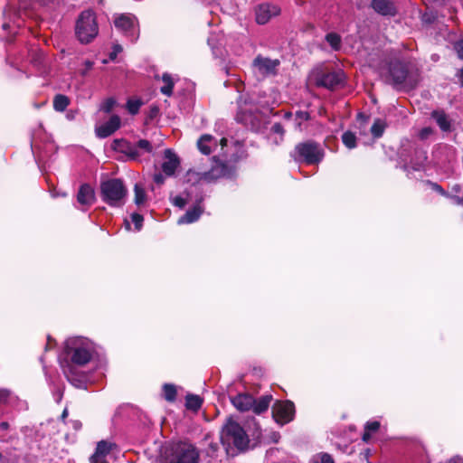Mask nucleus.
Here are the masks:
<instances>
[{
    "label": "nucleus",
    "instance_id": "28",
    "mask_svg": "<svg viewBox=\"0 0 463 463\" xmlns=\"http://www.w3.org/2000/svg\"><path fill=\"white\" fill-rule=\"evenodd\" d=\"M385 127V122L380 118H377L374 120L371 128V133L374 137H380L383 136Z\"/></svg>",
    "mask_w": 463,
    "mask_h": 463
},
{
    "label": "nucleus",
    "instance_id": "51",
    "mask_svg": "<svg viewBox=\"0 0 463 463\" xmlns=\"http://www.w3.org/2000/svg\"><path fill=\"white\" fill-rule=\"evenodd\" d=\"M449 463H463V458L455 457V458H451Z\"/></svg>",
    "mask_w": 463,
    "mask_h": 463
},
{
    "label": "nucleus",
    "instance_id": "11",
    "mask_svg": "<svg viewBox=\"0 0 463 463\" xmlns=\"http://www.w3.org/2000/svg\"><path fill=\"white\" fill-rule=\"evenodd\" d=\"M115 148L120 149L122 152L127 153L131 159H137L139 156L137 148L142 149L147 153L152 151V146L149 141L141 139L137 143V146H131L128 143L123 140H115Z\"/></svg>",
    "mask_w": 463,
    "mask_h": 463
},
{
    "label": "nucleus",
    "instance_id": "42",
    "mask_svg": "<svg viewBox=\"0 0 463 463\" xmlns=\"http://www.w3.org/2000/svg\"><path fill=\"white\" fill-rule=\"evenodd\" d=\"M121 52H122V47L119 44L114 45L113 51L109 54L110 60H112V61L115 60L118 53H119Z\"/></svg>",
    "mask_w": 463,
    "mask_h": 463
},
{
    "label": "nucleus",
    "instance_id": "23",
    "mask_svg": "<svg viewBox=\"0 0 463 463\" xmlns=\"http://www.w3.org/2000/svg\"><path fill=\"white\" fill-rule=\"evenodd\" d=\"M431 115L443 131H448L450 129V121L443 110H435Z\"/></svg>",
    "mask_w": 463,
    "mask_h": 463
},
{
    "label": "nucleus",
    "instance_id": "2",
    "mask_svg": "<svg viewBox=\"0 0 463 463\" xmlns=\"http://www.w3.org/2000/svg\"><path fill=\"white\" fill-rule=\"evenodd\" d=\"M65 352L73 364L83 366L90 361L93 348L89 340L81 337H71L65 342Z\"/></svg>",
    "mask_w": 463,
    "mask_h": 463
},
{
    "label": "nucleus",
    "instance_id": "24",
    "mask_svg": "<svg viewBox=\"0 0 463 463\" xmlns=\"http://www.w3.org/2000/svg\"><path fill=\"white\" fill-rule=\"evenodd\" d=\"M271 400L272 397L269 395L262 396L257 401L254 400V405L251 407V410L255 413L260 414L268 410Z\"/></svg>",
    "mask_w": 463,
    "mask_h": 463
},
{
    "label": "nucleus",
    "instance_id": "26",
    "mask_svg": "<svg viewBox=\"0 0 463 463\" xmlns=\"http://www.w3.org/2000/svg\"><path fill=\"white\" fill-rule=\"evenodd\" d=\"M70 104V99L67 96L58 94L53 99V109L58 112H63Z\"/></svg>",
    "mask_w": 463,
    "mask_h": 463
},
{
    "label": "nucleus",
    "instance_id": "5",
    "mask_svg": "<svg viewBox=\"0 0 463 463\" xmlns=\"http://www.w3.org/2000/svg\"><path fill=\"white\" fill-rule=\"evenodd\" d=\"M221 440L223 445H233L238 449H244L248 447L249 438L239 423L229 420L222 430Z\"/></svg>",
    "mask_w": 463,
    "mask_h": 463
},
{
    "label": "nucleus",
    "instance_id": "10",
    "mask_svg": "<svg viewBox=\"0 0 463 463\" xmlns=\"http://www.w3.org/2000/svg\"><path fill=\"white\" fill-rule=\"evenodd\" d=\"M114 24L117 29L130 37L132 42L138 38V28L136 18L133 15L121 14L115 19Z\"/></svg>",
    "mask_w": 463,
    "mask_h": 463
},
{
    "label": "nucleus",
    "instance_id": "21",
    "mask_svg": "<svg viewBox=\"0 0 463 463\" xmlns=\"http://www.w3.org/2000/svg\"><path fill=\"white\" fill-rule=\"evenodd\" d=\"M202 213H203L202 207L199 204H197V205L194 206L192 209H189L183 216H181L178 219L177 223L178 224L193 223L200 218Z\"/></svg>",
    "mask_w": 463,
    "mask_h": 463
},
{
    "label": "nucleus",
    "instance_id": "39",
    "mask_svg": "<svg viewBox=\"0 0 463 463\" xmlns=\"http://www.w3.org/2000/svg\"><path fill=\"white\" fill-rule=\"evenodd\" d=\"M380 428V422L379 421H368L366 424H365V427H364V430H366L367 431L373 433V432H375L379 430Z\"/></svg>",
    "mask_w": 463,
    "mask_h": 463
},
{
    "label": "nucleus",
    "instance_id": "44",
    "mask_svg": "<svg viewBox=\"0 0 463 463\" xmlns=\"http://www.w3.org/2000/svg\"><path fill=\"white\" fill-rule=\"evenodd\" d=\"M246 109H242L241 108V111L240 113L237 115V119L244 124H248L250 119L248 118L247 116H245L243 113Z\"/></svg>",
    "mask_w": 463,
    "mask_h": 463
},
{
    "label": "nucleus",
    "instance_id": "54",
    "mask_svg": "<svg viewBox=\"0 0 463 463\" xmlns=\"http://www.w3.org/2000/svg\"><path fill=\"white\" fill-rule=\"evenodd\" d=\"M226 144H227V139L225 137H222L221 139V146L223 147L226 146Z\"/></svg>",
    "mask_w": 463,
    "mask_h": 463
},
{
    "label": "nucleus",
    "instance_id": "3",
    "mask_svg": "<svg viewBox=\"0 0 463 463\" xmlns=\"http://www.w3.org/2000/svg\"><path fill=\"white\" fill-rule=\"evenodd\" d=\"M128 195V188L120 179L113 178L100 184L101 199L110 206H122Z\"/></svg>",
    "mask_w": 463,
    "mask_h": 463
},
{
    "label": "nucleus",
    "instance_id": "30",
    "mask_svg": "<svg viewBox=\"0 0 463 463\" xmlns=\"http://www.w3.org/2000/svg\"><path fill=\"white\" fill-rule=\"evenodd\" d=\"M342 141L344 145L350 149L356 146V137L351 131H346L342 135Z\"/></svg>",
    "mask_w": 463,
    "mask_h": 463
},
{
    "label": "nucleus",
    "instance_id": "41",
    "mask_svg": "<svg viewBox=\"0 0 463 463\" xmlns=\"http://www.w3.org/2000/svg\"><path fill=\"white\" fill-rule=\"evenodd\" d=\"M271 131L273 133H276V134H279L280 135L281 137L284 135L285 133V130H284V128L283 126L280 124V123H275L272 127H271Z\"/></svg>",
    "mask_w": 463,
    "mask_h": 463
},
{
    "label": "nucleus",
    "instance_id": "35",
    "mask_svg": "<svg viewBox=\"0 0 463 463\" xmlns=\"http://www.w3.org/2000/svg\"><path fill=\"white\" fill-rule=\"evenodd\" d=\"M203 173H198L194 170H189L186 174L187 182L196 184L199 182H204V178L202 177Z\"/></svg>",
    "mask_w": 463,
    "mask_h": 463
},
{
    "label": "nucleus",
    "instance_id": "4",
    "mask_svg": "<svg viewBox=\"0 0 463 463\" xmlns=\"http://www.w3.org/2000/svg\"><path fill=\"white\" fill-rule=\"evenodd\" d=\"M324 150L319 144L314 141H307L298 144L291 156L297 162H303L307 165H317L324 157Z\"/></svg>",
    "mask_w": 463,
    "mask_h": 463
},
{
    "label": "nucleus",
    "instance_id": "14",
    "mask_svg": "<svg viewBox=\"0 0 463 463\" xmlns=\"http://www.w3.org/2000/svg\"><path fill=\"white\" fill-rule=\"evenodd\" d=\"M120 127V118L117 115H113L104 124L96 128V134L99 137L105 138L112 135Z\"/></svg>",
    "mask_w": 463,
    "mask_h": 463
},
{
    "label": "nucleus",
    "instance_id": "49",
    "mask_svg": "<svg viewBox=\"0 0 463 463\" xmlns=\"http://www.w3.org/2000/svg\"><path fill=\"white\" fill-rule=\"evenodd\" d=\"M92 66H93V62L92 61H85V67L86 68H85V70L82 71L81 74L85 75L88 72V71H90L92 68Z\"/></svg>",
    "mask_w": 463,
    "mask_h": 463
},
{
    "label": "nucleus",
    "instance_id": "46",
    "mask_svg": "<svg viewBox=\"0 0 463 463\" xmlns=\"http://www.w3.org/2000/svg\"><path fill=\"white\" fill-rule=\"evenodd\" d=\"M10 392L7 390H0V403L5 402L9 398Z\"/></svg>",
    "mask_w": 463,
    "mask_h": 463
},
{
    "label": "nucleus",
    "instance_id": "18",
    "mask_svg": "<svg viewBox=\"0 0 463 463\" xmlns=\"http://www.w3.org/2000/svg\"><path fill=\"white\" fill-rule=\"evenodd\" d=\"M116 448V444L101 440L98 443L95 453L90 457V463H99L103 461L105 457Z\"/></svg>",
    "mask_w": 463,
    "mask_h": 463
},
{
    "label": "nucleus",
    "instance_id": "13",
    "mask_svg": "<svg viewBox=\"0 0 463 463\" xmlns=\"http://www.w3.org/2000/svg\"><path fill=\"white\" fill-rule=\"evenodd\" d=\"M389 76L392 83L400 86L405 83L408 77V70L401 61H394L390 64Z\"/></svg>",
    "mask_w": 463,
    "mask_h": 463
},
{
    "label": "nucleus",
    "instance_id": "47",
    "mask_svg": "<svg viewBox=\"0 0 463 463\" xmlns=\"http://www.w3.org/2000/svg\"><path fill=\"white\" fill-rule=\"evenodd\" d=\"M154 181L158 184H162L165 182V177L162 174H156L154 175Z\"/></svg>",
    "mask_w": 463,
    "mask_h": 463
},
{
    "label": "nucleus",
    "instance_id": "34",
    "mask_svg": "<svg viewBox=\"0 0 463 463\" xmlns=\"http://www.w3.org/2000/svg\"><path fill=\"white\" fill-rule=\"evenodd\" d=\"M310 119V115L307 111H298L296 113V128L299 130H301V126L304 121H307Z\"/></svg>",
    "mask_w": 463,
    "mask_h": 463
},
{
    "label": "nucleus",
    "instance_id": "1",
    "mask_svg": "<svg viewBox=\"0 0 463 463\" xmlns=\"http://www.w3.org/2000/svg\"><path fill=\"white\" fill-rule=\"evenodd\" d=\"M161 463H198L199 452L196 448L184 441L172 442L161 451Z\"/></svg>",
    "mask_w": 463,
    "mask_h": 463
},
{
    "label": "nucleus",
    "instance_id": "8",
    "mask_svg": "<svg viewBox=\"0 0 463 463\" xmlns=\"http://www.w3.org/2000/svg\"><path fill=\"white\" fill-rule=\"evenodd\" d=\"M317 86L324 87L328 90H334L344 81V73L338 70L335 71H317L314 74Z\"/></svg>",
    "mask_w": 463,
    "mask_h": 463
},
{
    "label": "nucleus",
    "instance_id": "56",
    "mask_svg": "<svg viewBox=\"0 0 463 463\" xmlns=\"http://www.w3.org/2000/svg\"><path fill=\"white\" fill-rule=\"evenodd\" d=\"M210 448L213 450V452H214L217 449V445L216 444L215 445H211Z\"/></svg>",
    "mask_w": 463,
    "mask_h": 463
},
{
    "label": "nucleus",
    "instance_id": "16",
    "mask_svg": "<svg viewBox=\"0 0 463 463\" xmlns=\"http://www.w3.org/2000/svg\"><path fill=\"white\" fill-rule=\"evenodd\" d=\"M180 161L177 156L170 149L165 151L164 162L162 164V170L167 176L175 174L176 168L179 166Z\"/></svg>",
    "mask_w": 463,
    "mask_h": 463
},
{
    "label": "nucleus",
    "instance_id": "53",
    "mask_svg": "<svg viewBox=\"0 0 463 463\" xmlns=\"http://www.w3.org/2000/svg\"><path fill=\"white\" fill-rule=\"evenodd\" d=\"M68 414H69L68 410L64 409L62 413H61V419L65 420L68 417Z\"/></svg>",
    "mask_w": 463,
    "mask_h": 463
},
{
    "label": "nucleus",
    "instance_id": "19",
    "mask_svg": "<svg viewBox=\"0 0 463 463\" xmlns=\"http://www.w3.org/2000/svg\"><path fill=\"white\" fill-rule=\"evenodd\" d=\"M371 5L376 13L382 15H394L396 14L392 0H372Z\"/></svg>",
    "mask_w": 463,
    "mask_h": 463
},
{
    "label": "nucleus",
    "instance_id": "38",
    "mask_svg": "<svg viewBox=\"0 0 463 463\" xmlns=\"http://www.w3.org/2000/svg\"><path fill=\"white\" fill-rule=\"evenodd\" d=\"M131 220L135 224L136 230L139 231L142 226L143 220H144L143 216L138 213H133L131 215Z\"/></svg>",
    "mask_w": 463,
    "mask_h": 463
},
{
    "label": "nucleus",
    "instance_id": "9",
    "mask_svg": "<svg viewBox=\"0 0 463 463\" xmlns=\"http://www.w3.org/2000/svg\"><path fill=\"white\" fill-rule=\"evenodd\" d=\"M272 416L276 422L284 425L295 416V405L290 401L276 402L272 406Z\"/></svg>",
    "mask_w": 463,
    "mask_h": 463
},
{
    "label": "nucleus",
    "instance_id": "15",
    "mask_svg": "<svg viewBox=\"0 0 463 463\" xmlns=\"http://www.w3.org/2000/svg\"><path fill=\"white\" fill-rule=\"evenodd\" d=\"M229 174L230 170L225 164L222 162H215V164L212 166L210 171L203 172L202 177L204 178V182L211 183L221 177H224Z\"/></svg>",
    "mask_w": 463,
    "mask_h": 463
},
{
    "label": "nucleus",
    "instance_id": "58",
    "mask_svg": "<svg viewBox=\"0 0 463 463\" xmlns=\"http://www.w3.org/2000/svg\"><path fill=\"white\" fill-rule=\"evenodd\" d=\"M291 116H292V114L290 112H288L285 114L286 118H289Z\"/></svg>",
    "mask_w": 463,
    "mask_h": 463
},
{
    "label": "nucleus",
    "instance_id": "20",
    "mask_svg": "<svg viewBox=\"0 0 463 463\" xmlns=\"http://www.w3.org/2000/svg\"><path fill=\"white\" fill-rule=\"evenodd\" d=\"M95 200L93 189L89 184H82L77 194V201L82 205H90Z\"/></svg>",
    "mask_w": 463,
    "mask_h": 463
},
{
    "label": "nucleus",
    "instance_id": "36",
    "mask_svg": "<svg viewBox=\"0 0 463 463\" xmlns=\"http://www.w3.org/2000/svg\"><path fill=\"white\" fill-rule=\"evenodd\" d=\"M142 102L139 99H129L127 103L128 110L130 114L135 115L138 112Z\"/></svg>",
    "mask_w": 463,
    "mask_h": 463
},
{
    "label": "nucleus",
    "instance_id": "43",
    "mask_svg": "<svg viewBox=\"0 0 463 463\" xmlns=\"http://www.w3.org/2000/svg\"><path fill=\"white\" fill-rule=\"evenodd\" d=\"M174 204L179 208H184L186 204V201L181 196H176L174 198Z\"/></svg>",
    "mask_w": 463,
    "mask_h": 463
},
{
    "label": "nucleus",
    "instance_id": "6",
    "mask_svg": "<svg viewBox=\"0 0 463 463\" xmlns=\"http://www.w3.org/2000/svg\"><path fill=\"white\" fill-rule=\"evenodd\" d=\"M76 34L82 43H89L98 34L95 14L90 10L83 11L76 24Z\"/></svg>",
    "mask_w": 463,
    "mask_h": 463
},
{
    "label": "nucleus",
    "instance_id": "12",
    "mask_svg": "<svg viewBox=\"0 0 463 463\" xmlns=\"http://www.w3.org/2000/svg\"><path fill=\"white\" fill-rule=\"evenodd\" d=\"M279 6L270 4H262L256 8V22L259 24H267L272 17L279 15Z\"/></svg>",
    "mask_w": 463,
    "mask_h": 463
},
{
    "label": "nucleus",
    "instance_id": "57",
    "mask_svg": "<svg viewBox=\"0 0 463 463\" xmlns=\"http://www.w3.org/2000/svg\"><path fill=\"white\" fill-rule=\"evenodd\" d=\"M434 187H435V189H436L437 191L442 192V189H441V187H440L439 185H438V184H434Z\"/></svg>",
    "mask_w": 463,
    "mask_h": 463
},
{
    "label": "nucleus",
    "instance_id": "7",
    "mask_svg": "<svg viewBox=\"0 0 463 463\" xmlns=\"http://www.w3.org/2000/svg\"><path fill=\"white\" fill-rule=\"evenodd\" d=\"M280 61L258 55L252 61L253 73L260 78L273 76L277 73Z\"/></svg>",
    "mask_w": 463,
    "mask_h": 463
},
{
    "label": "nucleus",
    "instance_id": "29",
    "mask_svg": "<svg viewBox=\"0 0 463 463\" xmlns=\"http://www.w3.org/2000/svg\"><path fill=\"white\" fill-rule=\"evenodd\" d=\"M134 192H135V203L138 206L144 204L146 200V194L144 188L141 185L137 184L135 185Z\"/></svg>",
    "mask_w": 463,
    "mask_h": 463
},
{
    "label": "nucleus",
    "instance_id": "33",
    "mask_svg": "<svg viewBox=\"0 0 463 463\" xmlns=\"http://www.w3.org/2000/svg\"><path fill=\"white\" fill-rule=\"evenodd\" d=\"M164 397L168 402H174L176 397V389L173 384H165L164 385Z\"/></svg>",
    "mask_w": 463,
    "mask_h": 463
},
{
    "label": "nucleus",
    "instance_id": "40",
    "mask_svg": "<svg viewBox=\"0 0 463 463\" xmlns=\"http://www.w3.org/2000/svg\"><path fill=\"white\" fill-rule=\"evenodd\" d=\"M454 49L457 52L458 57L463 59V39L455 43Z\"/></svg>",
    "mask_w": 463,
    "mask_h": 463
},
{
    "label": "nucleus",
    "instance_id": "52",
    "mask_svg": "<svg viewBox=\"0 0 463 463\" xmlns=\"http://www.w3.org/2000/svg\"><path fill=\"white\" fill-rule=\"evenodd\" d=\"M454 201L457 204L463 205V198L456 196L454 197Z\"/></svg>",
    "mask_w": 463,
    "mask_h": 463
},
{
    "label": "nucleus",
    "instance_id": "45",
    "mask_svg": "<svg viewBox=\"0 0 463 463\" xmlns=\"http://www.w3.org/2000/svg\"><path fill=\"white\" fill-rule=\"evenodd\" d=\"M73 365L72 364H68V366L66 368H64V373L66 375V377L68 378L69 381H72L73 378H72V375H73Z\"/></svg>",
    "mask_w": 463,
    "mask_h": 463
},
{
    "label": "nucleus",
    "instance_id": "32",
    "mask_svg": "<svg viewBox=\"0 0 463 463\" xmlns=\"http://www.w3.org/2000/svg\"><path fill=\"white\" fill-rule=\"evenodd\" d=\"M309 463H335V461L331 455L321 452L313 456Z\"/></svg>",
    "mask_w": 463,
    "mask_h": 463
},
{
    "label": "nucleus",
    "instance_id": "22",
    "mask_svg": "<svg viewBox=\"0 0 463 463\" xmlns=\"http://www.w3.org/2000/svg\"><path fill=\"white\" fill-rule=\"evenodd\" d=\"M199 150L204 155H210L213 148L216 146V140L211 135H203L197 142Z\"/></svg>",
    "mask_w": 463,
    "mask_h": 463
},
{
    "label": "nucleus",
    "instance_id": "55",
    "mask_svg": "<svg viewBox=\"0 0 463 463\" xmlns=\"http://www.w3.org/2000/svg\"><path fill=\"white\" fill-rule=\"evenodd\" d=\"M8 427V423L7 422H2L1 423V428L2 429H6Z\"/></svg>",
    "mask_w": 463,
    "mask_h": 463
},
{
    "label": "nucleus",
    "instance_id": "48",
    "mask_svg": "<svg viewBox=\"0 0 463 463\" xmlns=\"http://www.w3.org/2000/svg\"><path fill=\"white\" fill-rule=\"evenodd\" d=\"M431 132H432L431 128H425L421 129V131H420V137L426 138L430 134H431Z\"/></svg>",
    "mask_w": 463,
    "mask_h": 463
},
{
    "label": "nucleus",
    "instance_id": "17",
    "mask_svg": "<svg viewBox=\"0 0 463 463\" xmlns=\"http://www.w3.org/2000/svg\"><path fill=\"white\" fill-rule=\"evenodd\" d=\"M231 402L241 411H250L254 405L253 396L248 393H239L236 396L231 397Z\"/></svg>",
    "mask_w": 463,
    "mask_h": 463
},
{
    "label": "nucleus",
    "instance_id": "25",
    "mask_svg": "<svg viewBox=\"0 0 463 463\" xmlns=\"http://www.w3.org/2000/svg\"><path fill=\"white\" fill-rule=\"evenodd\" d=\"M163 86L160 88V91L166 96H171L173 93V88L175 85L173 77L168 73H164L162 76Z\"/></svg>",
    "mask_w": 463,
    "mask_h": 463
},
{
    "label": "nucleus",
    "instance_id": "27",
    "mask_svg": "<svg viewBox=\"0 0 463 463\" xmlns=\"http://www.w3.org/2000/svg\"><path fill=\"white\" fill-rule=\"evenodd\" d=\"M203 400L198 395L188 394L185 398L186 408L193 411H197L201 408Z\"/></svg>",
    "mask_w": 463,
    "mask_h": 463
},
{
    "label": "nucleus",
    "instance_id": "59",
    "mask_svg": "<svg viewBox=\"0 0 463 463\" xmlns=\"http://www.w3.org/2000/svg\"><path fill=\"white\" fill-rule=\"evenodd\" d=\"M127 223V228L129 229V223L128 222H126Z\"/></svg>",
    "mask_w": 463,
    "mask_h": 463
},
{
    "label": "nucleus",
    "instance_id": "31",
    "mask_svg": "<svg viewBox=\"0 0 463 463\" xmlns=\"http://www.w3.org/2000/svg\"><path fill=\"white\" fill-rule=\"evenodd\" d=\"M326 40L335 51H337L340 49L341 37L337 33H327L326 36Z\"/></svg>",
    "mask_w": 463,
    "mask_h": 463
},
{
    "label": "nucleus",
    "instance_id": "50",
    "mask_svg": "<svg viewBox=\"0 0 463 463\" xmlns=\"http://www.w3.org/2000/svg\"><path fill=\"white\" fill-rule=\"evenodd\" d=\"M370 438H371V432L364 430V432L363 434V440L367 442L370 439Z\"/></svg>",
    "mask_w": 463,
    "mask_h": 463
},
{
    "label": "nucleus",
    "instance_id": "37",
    "mask_svg": "<svg viewBox=\"0 0 463 463\" xmlns=\"http://www.w3.org/2000/svg\"><path fill=\"white\" fill-rule=\"evenodd\" d=\"M116 105V99L113 98H109L103 101V103L100 105V110L109 113L114 106Z\"/></svg>",
    "mask_w": 463,
    "mask_h": 463
}]
</instances>
